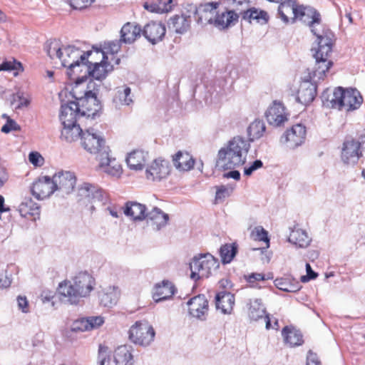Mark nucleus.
Masks as SVG:
<instances>
[{
  "label": "nucleus",
  "instance_id": "obj_1",
  "mask_svg": "<svg viewBox=\"0 0 365 365\" xmlns=\"http://www.w3.org/2000/svg\"><path fill=\"white\" fill-rule=\"evenodd\" d=\"M87 77L78 78L71 93L76 100L81 115L93 119L101 109L97 98L101 83H96L93 80L87 83Z\"/></svg>",
  "mask_w": 365,
  "mask_h": 365
},
{
  "label": "nucleus",
  "instance_id": "obj_2",
  "mask_svg": "<svg viewBox=\"0 0 365 365\" xmlns=\"http://www.w3.org/2000/svg\"><path fill=\"white\" fill-rule=\"evenodd\" d=\"M317 32L318 34H313L317 38L318 47L314 53L316 63L310 76V78L314 83L323 80L333 65V62L329 58L332 51L334 35L325 26L319 29Z\"/></svg>",
  "mask_w": 365,
  "mask_h": 365
},
{
  "label": "nucleus",
  "instance_id": "obj_3",
  "mask_svg": "<svg viewBox=\"0 0 365 365\" xmlns=\"http://www.w3.org/2000/svg\"><path fill=\"white\" fill-rule=\"evenodd\" d=\"M94 285V278L86 272H81L73 277L72 281L61 282L58 287V292L62 301L71 304H76L81 298L90 294Z\"/></svg>",
  "mask_w": 365,
  "mask_h": 365
},
{
  "label": "nucleus",
  "instance_id": "obj_4",
  "mask_svg": "<svg viewBox=\"0 0 365 365\" xmlns=\"http://www.w3.org/2000/svg\"><path fill=\"white\" fill-rule=\"evenodd\" d=\"M250 147L249 142L242 137L233 138L219 150L217 165L225 170L244 165Z\"/></svg>",
  "mask_w": 365,
  "mask_h": 365
},
{
  "label": "nucleus",
  "instance_id": "obj_5",
  "mask_svg": "<svg viewBox=\"0 0 365 365\" xmlns=\"http://www.w3.org/2000/svg\"><path fill=\"white\" fill-rule=\"evenodd\" d=\"M324 106L340 110L352 111L357 110L363 102V98L356 88L338 87L331 92L325 91L322 96Z\"/></svg>",
  "mask_w": 365,
  "mask_h": 365
},
{
  "label": "nucleus",
  "instance_id": "obj_6",
  "mask_svg": "<svg viewBox=\"0 0 365 365\" xmlns=\"http://www.w3.org/2000/svg\"><path fill=\"white\" fill-rule=\"evenodd\" d=\"M278 14L282 21L288 24L289 16L293 15V21L299 19L304 23L307 22L311 31L313 34H318V30L323 26L321 24V16L315 9L302 6H296L292 0H286L281 3L278 7Z\"/></svg>",
  "mask_w": 365,
  "mask_h": 365
},
{
  "label": "nucleus",
  "instance_id": "obj_7",
  "mask_svg": "<svg viewBox=\"0 0 365 365\" xmlns=\"http://www.w3.org/2000/svg\"><path fill=\"white\" fill-rule=\"evenodd\" d=\"M220 264L211 254H199L195 255L190 263V278L194 281L208 278L214 274Z\"/></svg>",
  "mask_w": 365,
  "mask_h": 365
},
{
  "label": "nucleus",
  "instance_id": "obj_8",
  "mask_svg": "<svg viewBox=\"0 0 365 365\" xmlns=\"http://www.w3.org/2000/svg\"><path fill=\"white\" fill-rule=\"evenodd\" d=\"M90 53H92V51L85 52L72 45L63 47L62 58L60 61L61 65L67 68L66 73L70 78H73L72 76L76 70V71H81L80 68L84 66L86 58L91 56V55H88Z\"/></svg>",
  "mask_w": 365,
  "mask_h": 365
},
{
  "label": "nucleus",
  "instance_id": "obj_9",
  "mask_svg": "<svg viewBox=\"0 0 365 365\" xmlns=\"http://www.w3.org/2000/svg\"><path fill=\"white\" fill-rule=\"evenodd\" d=\"M81 145L85 150L91 154L99 155H106L110 151L106 145V141L101 135L93 128H86L81 137Z\"/></svg>",
  "mask_w": 365,
  "mask_h": 365
},
{
  "label": "nucleus",
  "instance_id": "obj_10",
  "mask_svg": "<svg viewBox=\"0 0 365 365\" xmlns=\"http://www.w3.org/2000/svg\"><path fill=\"white\" fill-rule=\"evenodd\" d=\"M155 332L152 325L146 320L137 321L128 331L129 339L134 344L146 346L154 340Z\"/></svg>",
  "mask_w": 365,
  "mask_h": 365
},
{
  "label": "nucleus",
  "instance_id": "obj_11",
  "mask_svg": "<svg viewBox=\"0 0 365 365\" xmlns=\"http://www.w3.org/2000/svg\"><path fill=\"white\" fill-rule=\"evenodd\" d=\"M122 43L123 42L121 38L120 40L105 41L103 44H101L100 48H93V50L91 51L92 53H88V55H91V56H99L103 59L110 61L115 65H118L120 59L115 55L120 51Z\"/></svg>",
  "mask_w": 365,
  "mask_h": 365
},
{
  "label": "nucleus",
  "instance_id": "obj_12",
  "mask_svg": "<svg viewBox=\"0 0 365 365\" xmlns=\"http://www.w3.org/2000/svg\"><path fill=\"white\" fill-rule=\"evenodd\" d=\"M306 138V128L302 124H296L287 130L281 137L280 142L289 148L294 149L304 143Z\"/></svg>",
  "mask_w": 365,
  "mask_h": 365
},
{
  "label": "nucleus",
  "instance_id": "obj_13",
  "mask_svg": "<svg viewBox=\"0 0 365 365\" xmlns=\"http://www.w3.org/2000/svg\"><path fill=\"white\" fill-rule=\"evenodd\" d=\"M362 156L361 143L354 139H346L341 147V159L346 165H354Z\"/></svg>",
  "mask_w": 365,
  "mask_h": 365
},
{
  "label": "nucleus",
  "instance_id": "obj_14",
  "mask_svg": "<svg viewBox=\"0 0 365 365\" xmlns=\"http://www.w3.org/2000/svg\"><path fill=\"white\" fill-rule=\"evenodd\" d=\"M55 190H58L63 194H70L73 191L76 183V178L71 171L61 170L56 173L52 177Z\"/></svg>",
  "mask_w": 365,
  "mask_h": 365
},
{
  "label": "nucleus",
  "instance_id": "obj_15",
  "mask_svg": "<svg viewBox=\"0 0 365 365\" xmlns=\"http://www.w3.org/2000/svg\"><path fill=\"white\" fill-rule=\"evenodd\" d=\"M55 191L52 178L48 176L39 177L31 187V194L37 200H43Z\"/></svg>",
  "mask_w": 365,
  "mask_h": 365
},
{
  "label": "nucleus",
  "instance_id": "obj_16",
  "mask_svg": "<svg viewBox=\"0 0 365 365\" xmlns=\"http://www.w3.org/2000/svg\"><path fill=\"white\" fill-rule=\"evenodd\" d=\"M114 65L110 61L101 58L99 62L89 61L86 70L91 76L99 81L98 83L101 84V81L113 71Z\"/></svg>",
  "mask_w": 365,
  "mask_h": 365
},
{
  "label": "nucleus",
  "instance_id": "obj_17",
  "mask_svg": "<svg viewBox=\"0 0 365 365\" xmlns=\"http://www.w3.org/2000/svg\"><path fill=\"white\" fill-rule=\"evenodd\" d=\"M189 313L193 317L205 320L208 312V301L203 294L191 298L187 302Z\"/></svg>",
  "mask_w": 365,
  "mask_h": 365
},
{
  "label": "nucleus",
  "instance_id": "obj_18",
  "mask_svg": "<svg viewBox=\"0 0 365 365\" xmlns=\"http://www.w3.org/2000/svg\"><path fill=\"white\" fill-rule=\"evenodd\" d=\"M218 6V3L211 2L196 8L195 15L197 23L201 25L212 24Z\"/></svg>",
  "mask_w": 365,
  "mask_h": 365
},
{
  "label": "nucleus",
  "instance_id": "obj_19",
  "mask_svg": "<svg viewBox=\"0 0 365 365\" xmlns=\"http://www.w3.org/2000/svg\"><path fill=\"white\" fill-rule=\"evenodd\" d=\"M104 323L101 316L83 317L73 322L70 327L72 332H83L97 329Z\"/></svg>",
  "mask_w": 365,
  "mask_h": 365
},
{
  "label": "nucleus",
  "instance_id": "obj_20",
  "mask_svg": "<svg viewBox=\"0 0 365 365\" xmlns=\"http://www.w3.org/2000/svg\"><path fill=\"white\" fill-rule=\"evenodd\" d=\"M170 173L169 163L164 160H155L146 169L145 175L148 180H160Z\"/></svg>",
  "mask_w": 365,
  "mask_h": 365
},
{
  "label": "nucleus",
  "instance_id": "obj_21",
  "mask_svg": "<svg viewBox=\"0 0 365 365\" xmlns=\"http://www.w3.org/2000/svg\"><path fill=\"white\" fill-rule=\"evenodd\" d=\"M165 32L166 29L163 24L158 21H151L144 26L143 35L149 42L155 44L163 40Z\"/></svg>",
  "mask_w": 365,
  "mask_h": 365
},
{
  "label": "nucleus",
  "instance_id": "obj_22",
  "mask_svg": "<svg viewBox=\"0 0 365 365\" xmlns=\"http://www.w3.org/2000/svg\"><path fill=\"white\" fill-rule=\"evenodd\" d=\"M110 151H106V155H99L96 157L99 162V167L103 172L113 177H120L122 173V168L115 158H110Z\"/></svg>",
  "mask_w": 365,
  "mask_h": 365
},
{
  "label": "nucleus",
  "instance_id": "obj_23",
  "mask_svg": "<svg viewBox=\"0 0 365 365\" xmlns=\"http://www.w3.org/2000/svg\"><path fill=\"white\" fill-rule=\"evenodd\" d=\"M265 117L267 122L274 126H280L287 120L284 106L276 101L268 108Z\"/></svg>",
  "mask_w": 365,
  "mask_h": 365
},
{
  "label": "nucleus",
  "instance_id": "obj_24",
  "mask_svg": "<svg viewBox=\"0 0 365 365\" xmlns=\"http://www.w3.org/2000/svg\"><path fill=\"white\" fill-rule=\"evenodd\" d=\"M81 115L78 104L76 101H69L61 105L60 120L62 125H73L77 123V119Z\"/></svg>",
  "mask_w": 365,
  "mask_h": 365
},
{
  "label": "nucleus",
  "instance_id": "obj_25",
  "mask_svg": "<svg viewBox=\"0 0 365 365\" xmlns=\"http://www.w3.org/2000/svg\"><path fill=\"white\" fill-rule=\"evenodd\" d=\"M288 242L297 248L305 249L310 245L312 238L305 230L294 226L290 229Z\"/></svg>",
  "mask_w": 365,
  "mask_h": 365
},
{
  "label": "nucleus",
  "instance_id": "obj_26",
  "mask_svg": "<svg viewBox=\"0 0 365 365\" xmlns=\"http://www.w3.org/2000/svg\"><path fill=\"white\" fill-rule=\"evenodd\" d=\"M240 16L242 20L250 24L255 21L260 25H264L269 20V16L267 11L255 7L247 8L242 11Z\"/></svg>",
  "mask_w": 365,
  "mask_h": 365
},
{
  "label": "nucleus",
  "instance_id": "obj_27",
  "mask_svg": "<svg viewBox=\"0 0 365 365\" xmlns=\"http://www.w3.org/2000/svg\"><path fill=\"white\" fill-rule=\"evenodd\" d=\"M147 222L153 230L158 231L165 227L169 221V215L160 209L154 207L147 213Z\"/></svg>",
  "mask_w": 365,
  "mask_h": 365
},
{
  "label": "nucleus",
  "instance_id": "obj_28",
  "mask_svg": "<svg viewBox=\"0 0 365 365\" xmlns=\"http://www.w3.org/2000/svg\"><path fill=\"white\" fill-rule=\"evenodd\" d=\"M147 208L145 205L130 201L125 203L123 212L133 221H143L147 217Z\"/></svg>",
  "mask_w": 365,
  "mask_h": 365
},
{
  "label": "nucleus",
  "instance_id": "obj_29",
  "mask_svg": "<svg viewBox=\"0 0 365 365\" xmlns=\"http://www.w3.org/2000/svg\"><path fill=\"white\" fill-rule=\"evenodd\" d=\"M149 160L148 153L142 150H135L128 153L126 163L130 169L141 170Z\"/></svg>",
  "mask_w": 365,
  "mask_h": 365
},
{
  "label": "nucleus",
  "instance_id": "obj_30",
  "mask_svg": "<svg viewBox=\"0 0 365 365\" xmlns=\"http://www.w3.org/2000/svg\"><path fill=\"white\" fill-rule=\"evenodd\" d=\"M133 103L131 96V89L126 86L116 88L113 98V104L116 109H120L123 106H130Z\"/></svg>",
  "mask_w": 365,
  "mask_h": 365
},
{
  "label": "nucleus",
  "instance_id": "obj_31",
  "mask_svg": "<svg viewBox=\"0 0 365 365\" xmlns=\"http://www.w3.org/2000/svg\"><path fill=\"white\" fill-rule=\"evenodd\" d=\"M120 38L125 43H133L143 34L141 27L135 23L127 22L120 30Z\"/></svg>",
  "mask_w": 365,
  "mask_h": 365
},
{
  "label": "nucleus",
  "instance_id": "obj_32",
  "mask_svg": "<svg viewBox=\"0 0 365 365\" xmlns=\"http://www.w3.org/2000/svg\"><path fill=\"white\" fill-rule=\"evenodd\" d=\"M317 93V86L309 81L301 83L297 93V101L304 105H307L313 101Z\"/></svg>",
  "mask_w": 365,
  "mask_h": 365
},
{
  "label": "nucleus",
  "instance_id": "obj_33",
  "mask_svg": "<svg viewBox=\"0 0 365 365\" xmlns=\"http://www.w3.org/2000/svg\"><path fill=\"white\" fill-rule=\"evenodd\" d=\"M235 304V296L230 292H221L215 297V305L217 309H220L223 314H230Z\"/></svg>",
  "mask_w": 365,
  "mask_h": 365
},
{
  "label": "nucleus",
  "instance_id": "obj_34",
  "mask_svg": "<svg viewBox=\"0 0 365 365\" xmlns=\"http://www.w3.org/2000/svg\"><path fill=\"white\" fill-rule=\"evenodd\" d=\"M113 359L116 365H133L134 359L131 346L123 345L116 348L113 354Z\"/></svg>",
  "mask_w": 365,
  "mask_h": 365
},
{
  "label": "nucleus",
  "instance_id": "obj_35",
  "mask_svg": "<svg viewBox=\"0 0 365 365\" xmlns=\"http://www.w3.org/2000/svg\"><path fill=\"white\" fill-rule=\"evenodd\" d=\"M120 297L118 287L109 286L103 289L99 295L100 302L105 307H112L115 305Z\"/></svg>",
  "mask_w": 365,
  "mask_h": 365
},
{
  "label": "nucleus",
  "instance_id": "obj_36",
  "mask_svg": "<svg viewBox=\"0 0 365 365\" xmlns=\"http://www.w3.org/2000/svg\"><path fill=\"white\" fill-rule=\"evenodd\" d=\"M175 293V287L169 281H163L161 284H156L153 298L155 302H160L170 299Z\"/></svg>",
  "mask_w": 365,
  "mask_h": 365
},
{
  "label": "nucleus",
  "instance_id": "obj_37",
  "mask_svg": "<svg viewBox=\"0 0 365 365\" xmlns=\"http://www.w3.org/2000/svg\"><path fill=\"white\" fill-rule=\"evenodd\" d=\"M190 18L185 15H175L168 21V28L176 34L185 33L190 28Z\"/></svg>",
  "mask_w": 365,
  "mask_h": 365
},
{
  "label": "nucleus",
  "instance_id": "obj_38",
  "mask_svg": "<svg viewBox=\"0 0 365 365\" xmlns=\"http://www.w3.org/2000/svg\"><path fill=\"white\" fill-rule=\"evenodd\" d=\"M175 167L182 171L191 170L195 164L193 158L187 152L178 151L173 158Z\"/></svg>",
  "mask_w": 365,
  "mask_h": 365
},
{
  "label": "nucleus",
  "instance_id": "obj_39",
  "mask_svg": "<svg viewBox=\"0 0 365 365\" xmlns=\"http://www.w3.org/2000/svg\"><path fill=\"white\" fill-rule=\"evenodd\" d=\"M239 15L234 11H227L222 13H216L213 25L219 29H225L231 26L234 21H237Z\"/></svg>",
  "mask_w": 365,
  "mask_h": 365
},
{
  "label": "nucleus",
  "instance_id": "obj_40",
  "mask_svg": "<svg viewBox=\"0 0 365 365\" xmlns=\"http://www.w3.org/2000/svg\"><path fill=\"white\" fill-rule=\"evenodd\" d=\"M85 129H83L77 123L73 125H63L61 130V138L62 140L71 143L76 140L78 138H81L82 133Z\"/></svg>",
  "mask_w": 365,
  "mask_h": 365
},
{
  "label": "nucleus",
  "instance_id": "obj_41",
  "mask_svg": "<svg viewBox=\"0 0 365 365\" xmlns=\"http://www.w3.org/2000/svg\"><path fill=\"white\" fill-rule=\"evenodd\" d=\"M21 217H29L32 216L35 218L39 215V206L30 197H26L21 202L18 209Z\"/></svg>",
  "mask_w": 365,
  "mask_h": 365
},
{
  "label": "nucleus",
  "instance_id": "obj_42",
  "mask_svg": "<svg viewBox=\"0 0 365 365\" xmlns=\"http://www.w3.org/2000/svg\"><path fill=\"white\" fill-rule=\"evenodd\" d=\"M247 305L249 306L248 315L250 319L257 321L262 317L265 318L266 310L261 299H250Z\"/></svg>",
  "mask_w": 365,
  "mask_h": 365
},
{
  "label": "nucleus",
  "instance_id": "obj_43",
  "mask_svg": "<svg viewBox=\"0 0 365 365\" xmlns=\"http://www.w3.org/2000/svg\"><path fill=\"white\" fill-rule=\"evenodd\" d=\"M282 334L284 342L290 346H299L303 342L302 334L294 329L285 327L282 331Z\"/></svg>",
  "mask_w": 365,
  "mask_h": 365
},
{
  "label": "nucleus",
  "instance_id": "obj_44",
  "mask_svg": "<svg viewBox=\"0 0 365 365\" xmlns=\"http://www.w3.org/2000/svg\"><path fill=\"white\" fill-rule=\"evenodd\" d=\"M266 130L264 123L260 120H254L248 127L247 132L251 141L259 139Z\"/></svg>",
  "mask_w": 365,
  "mask_h": 365
},
{
  "label": "nucleus",
  "instance_id": "obj_45",
  "mask_svg": "<svg viewBox=\"0 0 365 365\" xmlns=\"http://www.w3.org/2000/svg\"><path fill=\"white\" fill-rule=\"evenodd\" d=\"M44 49L48 56L52 59L56 58L60 60L62 58L63 47L61 48L59 42L56 40L47 41L44 46Z\"/></svg>",
  "mask_w": 365,
  "mask_h": 365
},
{
  "label": "nucleus",
  "instance_id": "obj_46",
  "mask_svg": "<svg viewBox=\"0 0 365 365\" xmlns=\"http://www.w3.org/2000/svg\"><path fill=\"white\" fill-rule=\"evenodd\" d=\"M220 257L224 264L230 263L237 253V247L235 244L225 245L221 247Z\"/></svg>",
  "mask_w": 365,
  "mask_h": 365
},
{
  "label": "nucleus",
  "instance_id": "obj_47",
  "mask_svg": "<svg viewBox=\"0 0 365 365\" xmlns=\"http://www.w3.org/2000/svg\"><path fill=\"white\" fill-rule=\"evenodd\" d=\"M107 200L106 195L97 187L88 202L91 204V208L93 210L96 206L104 205Z\"/></svg>",
  "mask_w": 365,
  "mask_h": 365
},
{
  "label": "nucleus",
  "instance_id": "obj_48",
  "mask_svg": "<svg viewBox=\"0 0 365 365\" xmlns=\"http://www.w3.org/2000/svg\"><path fill=\"white\" fill-rule=\"evenodd\" d=\"M14 71V75L16 76L19 71H23L22 65L15 59L5 61L0 64V71Z\"/></svg>",
  "mask_w": 365,
  "mask_h": 365
},
{
  "label": "nucleus",
  "instance_id": "obj_49",
  "mask_svg": "<svg viewBox=\"0 0 365 365\" xmlns=\"http://www.w3.org/2000/svg\"><path fill=\"white\" fill-rule=\"evenodd\" d=\"M97 187L88 182H83L78 188V194L81 199L88 200L91 199Z\"/></svg>",
  "mask_w": 365,
  "mask_h": 365
},
{
  "label": "nucleus",
  "instance_id": "obj_50",
  "mask_svg": "<svg viewBox=\"0 0 365 365\" xmlns=\"http://www.w3.org/2000/svg\"><path fill=\"white\" fill-rule=\"evenodd\" d=\"M251 237L255 241H262L266 243V248L269 247L268 232L262 227L257 226L251 232Z\"/></svg>",
  "mask_w": 365,
  "mask_h": 365
},
{
  "label": "nucleus",
  "instance_id": "obj_51",
  "mask_svg": "<svg viewBox=\"0 0 365 365\" xmlns=\"http://www.w3.org/2000/svg\"><path fill=\"white\" fill-rule=\"evenodd\" d=\"M234 187L230 185H220L217 187L215 201L221 203L232 192Z\"/></svg>",
  "mask_w": 365,
  "mask_h": 365
},
{
  "label": "nucleus",
  "instance_id": "obj_52",
  "mask_svg": "<svg viewBox=\"0 0 365 365\" xmlns=\"http://www.w3.org/2000/svg\"><path fill=\"white\" fill-rule=\"evenodd\" d=\"M274 284L279 289L287 292H295L299 289V286L291 284L289 279L286 278L275 279Z\"/></svg>",
  "mask_w": 365,
  "mask_h": 365
},
{
  "label": "nucleus",
  "instance_id": "obj_53",
  "mask_svg": "<svg viewBox=\"0 0 365 365\" xmlns=\"http://www.w3.org/2000/svg\"><path fill=\"white\" fill-rule=\"evenodd\" d=\"M9 266L0 264V289L9 288L12 282L11 274L8 272Z\"/></svg>",
  "mask_w": 365,
  "mask_h": 365
},
{
  "label": "nucleus",
  "instance_id": "obj_54",
  "mask_svg": "<svg viewBox=\"0 0 365 365\" xmlns=\"http://www.w3.org/2000/svg\"><path fill=\"white\" fill-rule=\"evenodd\" d=\"M29 100L24 96L23 93L18 92L12 96L11 105L14 106L16 109H20L27 107L29 104Z\"/></svg>",
  "mask_w": 365,
  "mask_h": 365
},
{
  "label": "nucleus",
  "instance_id": "obj_55",
  "mask_svg": "<svg viewBox=\"0 0 365 365\" xmlns=\"http://www.w3.org/2000/svg\"><path fill=\"white\" fill-rule=\"evenodd\" d=\"M172 2L173 0H158V2L154 4L153 10L158 13L168 12L172 9Z\"/></svg>",
  "mask_w": 365,
  "mask_h": 365
},
{
  "label": "nucleus",
  "instance_id": "obj_56",
  "mask_svg": "<svg viewBox=\"0 0 365 365\" xmlns=\"http://www.w3.org/2000/svg\"><path fill=\"white\" fill-rule=\"evenodd\" d=\"M245 279L252 287H259L257 282L259 281H264L265 277L261 273H252L247 276H245Z\"/></svg>",
  "mask_w": 365,
  "mask_h": 365
},
{
  "label": "nucleus",
  "instance_id": "obj_57",
  "mask_svg": "<svg viewBox=\"0 0 365 365\" xmlns=\"http://www.w3.org/2000/svg\"><path fill=\"white\" fill-rule=\"evenodd\" d=\"M1 132L8 133L12 130H20V126L14 120L9 118L6 123L2 126Z\"/></svg>",
  "mask_w": 365,
  "mask_h": 365
},
{
  "label": "nucleus",
  "instance_id": "obj_58",
  "mask_svg": "<svg viewBox=\"0 0 365 365\" xmlns=\"http://www.w3.org/2000/svg\"><path fill=\"white\" fill-rule=\"evenodd\" d=\"M262 165L263 163L260 160H256L250 166L244 168V174L247 176H250L254 171L261 168Z\"/></svg>",
  "mask_w": 365,
  "mask_h": 365
},
{
  "label": "nucleus",
  "instance_id": "obj_59",
  "mask_svg": "<svg viewBox=\"0 0 365 365\" xmlns=\"http://www.w3.org/2000/svg\"><path fill=\"white\" fill-rule=\"evenodd\" d=\"M94 0H69V4L76 9H82L91 5Z\"/></svg>",
  "mask_w": 365,
  "mask_h": 365
},
{
  "label": "nucleus",
  "instance_id": "obj_60",
  "mask_svg": "<svg viewBox=\"0 0 365 365\" xmlns=\"http://www.w3.org/2000/svg\"><path fill=\"white\" fill-rule=\"evenodd\" d=\"M106 362H109L108 349L100 345L98 349V364L99 365H105Z\"/></svg>",
  "mask_w": 365,
  "mask_h": 365
},
{
  "label": "nucleus",
  "instance_id": "obj_61",
  "mask_svg": "<svg viewBox=\"0 0 365 365\" xmlns=\"http://www.w3.org/2000/svg\"><path fill=\"white\" fill-rule=\"evenodd\" d=\"M16 300L19 309L24 313L29 312V302L26 297L19 295L17 297Z\"/></svg>",
  "mask_w": 365,
  "mask_h": 365
},
{
  "label": "nucleus",
  "instance_id": "obj_62",
  "mask_svg": "<svg viewBox=\"0 0 365 365\" xmlns=\"http://www.w3.org/2000/svg\"><path fill=\"white\" fill-rule=\"evenodd\" d=\"M307 275L301 277V281L303 282H307L310 279H314L317 277V274L314 272L309 263L306 264Z\"/></svg>",
  "mask_w": 365,
  "mask_h": 365
},
{
  "label": "nucleus",
  "instance_id": "obj_63",
  "mask_svg": "<svg viewBox=\"0 0 365 365\" xmlns=\"http://www.w3.org/2000/svg\"><path fill=\"white\" fill-rule=\"evenodd\" d=\"M29 161L35 166H39L43 160L42 156L36 152H32L29 155Z\"/></svg>",
  "mask_w": 365,
  "mask_h": 365
},
{
  "label": "nucleus",
  "instance_id": "obj_64",
  "mask_svg": "<svg viewBox=\"0 0 365 365\" xmlns=\"http://www.w3.org/2000/svg\"><path fill=\"white\" fill-rule=\"evenodd\" d=\"M307 365H320V361L317 355L311 351L307 354Z\"/></svg>",
  "mask_w": 365,
  "mask_h": 365
}]
</instances>
